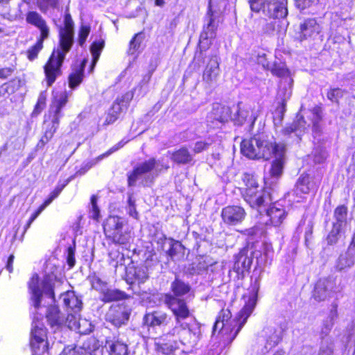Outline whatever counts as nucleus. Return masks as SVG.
<instances>
[{"mask_svg":"<svg viewBox=\"0 0 355 355\" xmlns=\"http://www.w3.org/2000/svg\"><path fill=\"white\" fill-rule=\"evenodd\" d=\"M46 94L45 92H42L37 99V103L35 107L34 112L37 113L41 112L46 105Z\"/></svg>","mask_w":355,"mask_h":355,"instance_id":"obj_52","label":"nucleus"},{"mask_svg":"<svg viewBox=\"0 0 355 355\" xmlns=\"http://www.w3.org/2000/svg\"><path fill=\"white\" fill-rule=\"evenodd\" d=\"M37 6L42 13H46L49 9L58 7L59 0H36Z\"/></svg>","mask_w":355,"mask_h":355,"instance_id":"obj_43","label":"nucleus"},{"mask_svg":"<svg viewBox=\"0 0 355 355\" xmlns=\"http://www.w3.org/2000/svg\"><path fill=\"white\" fill-rule=\"evenodd\" d=\"M45 40H42V38L39 37L37 42L35 45L30 47L27 51L26 55L27 58L30 61H33L35 59L37 58L39 52L43 48V42Z\"/></svg>","mask_w":355,"mask_h":355,"instance_id":"obj_45","label":"nucleus"},{"mask_svg":"<svg viewBox=\"0 0 355 355\" xmlns=\"http://www.w3.org/2000/svg\"><path fill=\"white\" fill-rule=\"evenodd\" d=\"M207 24L204 26L203 31L200 35V41L213 39L216 37V30L218 26V20L209 10L206 17Z\"/></svg>","mask_w":355,"mask_h":355,"instance_id":"obj_23","label":"nucleus"},{"mask_svg":"<svg viewBox=\"0 0 355 355\" xmlns=\"http://www.w3.org/2000/svg\"><path fill=\"white\" fill-rule=\"evenodd\" d=\"M208 118L209 120H213L211 121L213 123L215 121L216 125L225 123L231 119L230 110L228 107L215 104Z\"/></svg>","mask_w":355,"mask_h":355,"instance_id":"obj_24","label":"nucleus"},{"mask_svg":"<svg viewBox=\"0 0 355 355\" xmlns=\"http://www.w3.org/2000/svg\"><path fill=\"white\" fill-rule=\"evenodd\" d=\"M62 284L53 274L46 275L40 282L37 274H34L28 282L32 305L35 309L41 306L43 296L49 297L53 302L55 301V291Z\"/></svg>","mask_w":355,"mask_h":355,"instance_id":"obj_3","label":"nucleus"},{"mask_svg":"<svg viewBox=\"0 0 355 355\" xmlns=\"http://www.w3.org/2000/svg\"><path fill=\"white\" fill-rule=\"evenodd\" d=\"M249 118L250 121L254 122L257 116L253 114L252 110L250 105H243L239 103L237 106L236 114L233 120L239 124H243L247 119Z\"/></svg>","mask_w":355,"mask_h":355,"instance_id":"obj_26","label":"nucleus"},{"mask_svg":"<svg viewBox=\"0 0 355 355\" xmlns=\"http://www.w3.org/2000/svg\"><path fill=\"white\" fill-rule=\"evenodd\" d=\"M280 17H270L269 20L262 21V31L265 34H273L276 28L279 26L280 21L277 19Z\"/></svg>","mask_w":355,"mask_h":355,"instance_id":"obj_41","label":"nucleus"},{"mask_svg":"<svg viewBox=\"0 0 355 355\" xmlns=\"http://www.w3.org/2000/svg\"><path fill=\"white\" fill-rule=\"evenodd\" d=\"M60 355H91L90 352L84 348L66 347Z\"/></svg>","mask_w":355,"mask_h":355,"instance_id":"obj_48","label":"nucleus"},{"mask_svg":"<svg viewBox=\"0 0 355 355\" xmlns=\"http://www.w3.org/2000/svg\"><path fill=\"white\" fill-rule=\"evenodd\" d=\"M281 334L282 332L280 331H274L267 339L266 347L269 348L275 347L282 340Z\"/></svg>","mask_w":355,"mask_h":355,"instance_id":"obj_50","label":"nucleus"},{"mask_svg":"<svg viewBox=\"0 0 355 355\" xmlns=\"http://www.w3.org/2000/svg\"><path fill=\"white\" fill-rule=\"evenodd\" d=\"M318 187V184L310 181V177L307 174H302L298 179L296 184L295 192L297 194L308 193L311 190H315Z\"/></svg>","mask_w":355,"mask_h":355,"instance_id":"obj_28","label":"nucleus"},{"mask_svg":"<svg viewBox=\"0 0 355 355\" xmlns=\"http://www.w3.org/2000/svg\"><path fill=\"white\" fill-rule=\"evenodd\" d=\"M167 318L165 313L155 311L146 313L144 318V323L147 326L155 327L163 324Z\"/></svg>","mask_w":355,"mask_h":355,"instance_id":"obj_31","label":"nucleus"},{"mask_svg":"<svg viewBox=\"0 0 355 355\" xmlns=\"http://www.w3.org/2000/svg\"><path fill=\"white\" fill-rule=\"evenodd\" d=\"M168 166L164 165L162 161L156 160L155 158H150L139 164H137L130 172L128 177L129 186H135L137 181L141 178L148 177L150 180L154 179L164 169H167Z\"/></svg>","mask_w":355,"mask_h":355,"instance_id":"obj_9","label":"nucleus"},{"mask_svg":"<svg viewBox=\"0 0 355 355\" xmlns=\"http://www.w3.org/2000/svg\"><path fill=\"white\" fill-rule=\"evenodd\" d=\"M90 32V27L88 26H82L79 31L78 42L80 45H83Z\"/></svg>","mask_w":355,"mask_h":355,"instance_id":"obj_53","label":"nucleus"},{"mask_svg":"<svg viewBox=\"0 0 355 355\" xmlns=\"http://www.w3.org/2000/svg\"><path fill=\"white\" fill-rule=\"evenodd\" d=\"M209 146V144L207 142L199 141L195 143L194 146L193 148V152L194 153H200L202 151L206 150L208 146Z\"/></svg>","mask_w":355,"mask_h":355,"instance_id":"obj_56","label":"nucleus"},{"mask_svg":"<svg viewBox=\"0 0 355 355\" xmlns=\"http://www.w3.org/2000/svg\"><path fill=\"white\" fill-rule=\"evenodd\" d=\"M53 200V199L51 198V196H49V198L45 200L44 202L38 208L43 211L44 209L52 202Z\"/></svg>","mask_w":355,"mask_h":355,"instance_id":"obj_64","label":"nucleus"},{"mask_svg":"<svg viewBox=\"0 0 355 355\" xmlns=\"http://www.w3.org/2000/svg\"><path fill=\"white\" fill-rule=\"evenodd\" d=\"M332 354V349L330 346H324L322 345L318 355H331Z\"/></svg>","mask_w":355,"mask_h":355,"instance_id":"obj_61","label":"nucleus"},{"mask_svg":"<svg viewBox=\"0 0 355 355\" xmlns=\"http://www.w3.org/2000/svg\"><path fill=\"white\" fill-rule=\"evenodd\" d=\"M250 8L252 11L262 12L269 17H285L287 14V8L284 0L277 1L275 0H248Z\"/></svg>","mask_w":355,"mask_h":355,"instance_id":"obj_10","label":"nucleus"},{"mask_svg":"<svg viewBox=\"0 0 355 355\" xmlns=\"http://www.w3.org/2000/svg\"><path fill=\"white\" fill-rule=\"evenodd\" d=\"M347 250H349V254L355 255V233L353 235L352 242L349 244Z\"/></svg>","mask_w":355,"mask_h":355,"instance_id":"obj_63","label":"nucleus"},{"mask_svg":"<svg viewBox=\"0 0 355 355\" xmlns=\"http://www.w3.org/2000/svg\"><path fill=\"white\" fill-rule=\"evenodd\" d=\"M355 262V255L349 254V250L345 254H341L336 263V268L341 271L347 268L352 267Z\"/></svg>","mask_w":355,"mask_h":355,"instance_id":"obj_37","label":"nucleus"},{"mask_svg":"<svg viewBox=\"0 0 355 355\" xmlns=\"http://www.w3.org/2000/svg\"><path fill=\"white\" fill-rule=\"evenodd\" d=\"M171 159L178 164H187L193 161V155L187 148L182 147L172 153L168 152Z\"/></svg>","mask_w":355,"mask_h":355,"instance_id":"obj_27","label":"nucleus"},{"mask_svg":"<svg viewBox=\"0 0 355 355\" xmlns=\"http://www.w3.org/2000/svg\"><path fill=\"white\" fill-rule=\"evenodd\" d=\"M106 238L113 243L126 245L131 239V232L127 226V220L118 216H108L103 224Z\"/></svg>","mask_w":355,"mask_h":355,"instance_id":"obj_7","label":"nucleus"},{"mask_svg":"<svg viewBox=\"0 0 355 355\" xmlns=\"http://www.w3.org/2000/svg\"><path fill=\"white\" fill-rule=\"evenodd\" d=\"M65 307L68 311L79 313L82 309V301L76 295L73 291H68L60 295Z\"/></svg>","mask_w":355,"mask_h":355,"instance_id":"obj_25","label":"nucleus"},{"mask_svg":"<svg viewBox=\"0 0 355 355\" xmlns=\"http://www.w3.org/2000/svg\"><path fill=\"white\" fill-rule=\"evenodd\" d=\"M171 288L173 293V295L176 297L186 295L191 290V287L188 284H186L185 282L178 279H175L172 282Z\"/></svg>","mask_w":355,"mask_h":355,"instance_id":"obj_34","label":"nucleus"},{"mask_svg":"<svg viewBox=\"0 0 355 355\" xmlns=\"http://www.w3.org/2000/svg\"><path fill=\"white\" fill-rule=\"evenodd\" d=\"M91 284L94 289L102 293L107 286V283L97 276H93L91 279Z\"/></svg>","mask_w":355,"mask_h":355,"instance_id":"obj_49","label":"nucleus"},{"mask_svg":"<svg viewBox=\"0 0 355 355\" xmlns=\"http://www.w3.org/2000/svg\"><path fill=\"white\" fill-rule=\"evenodd\" d=\"M107 320L114 326L119 327L128 320V314L121 309L110 310L107 314Z\"/></svg>","mask_w":355,"mask_h":355,"instance_id":"obj_32","label":"nucleus"},{"mask_svg":"<svg viewBox=\"0 0 355 355\" xmlns=\"http://www.w3.org/2000/svg\"><path fill=\"white\" fill-rule=\"evenodd\" d=\"M123 146V144H122V142H119L117 144H116L114 146H113L112 148H111L110 150H108L106 153L99 155L98 157L96 158V160H95V164L97 163L98 162L102 160L103 158L106 157H108L109 155H110L112 153H113L114 152L118 150L119 149H120L122 146Z\"/></svg>","mask_w":355,"mask_h":355,"instance_id":"obj_55","label":"nucleus"},{"mask_svg":"<svg viewBox=\"0 0 355 355\" xmlns=\"http://www.w3.org/2000/svg\"><path fill=\"white\" fill-rule=\"evenodd\" d=\"M262 209L266 211L270 224L275 227H279L287 216L284 207L278 202L272 203L270 205L269 208L264 207Z\"/></svg>","mask_w":355,"mask_h":355,"instance_id":"obj_21","label":"nucleus"},{"mask_svg":"<svg viewBox=\"0 0 355 355\" xmlns=\"http://www.w3.org/2000/svg\"><path fill=\"white\" fill-rule=\"evenodd\" d=\"M335 282L329 278L320 279L315 284L313 297L315 300L324 301L331 297V294L335 292Z\"/></svg>","mask_w":355,"mask_h":355,"instance_id":"obj_15","label":"nucleus"},{"mask_svg":"<svg viewBox=\"0 0 355 355\" xmlns=\"http://www.w3.org/2000/svg\"><path fill=\"white\" fill-rule=\"evenodd\" d=\"M65 323L71 330L78 331L80 334H88L92 331L91 324L85 319H81L78 313L68 312Z\"/></svg>","mask_w":355,"mask_h":355,"instance_id":"obj_18","label":"nucleus"},{"mask_svg":"<svg viewBox=\"0 0 355 355\" xmlns=\"http://www.w3.org/2000/svg\"><path fill=\"white\" fill-rule=\"evenodd\" d=\"M321 31L320 25L315 19H308L300 24L299 38L300 40L316 37Z\"/></svg>","mask_w":355,"mask_h":355,"instance_id":"obj_22","label":"nucleus"},{"mask_svg":"<svg viewBox=\"0 0 355 355\" xmlns=\"http://www.w3.org/2000/svg\"><path fill=\"white\" fill-rule=\"evenodd\" d=\"M74 24L69 13H66L64 19V27L59 31V44L62 47L71 49L73 43Z\"/></svg>","mask_w":355,"mask_h":355,"instance_id":"obj_13","label":"nucleus"},{"mask_svg":"<svg viewBox=\"0 0 355 355\" xmlns=\"http://www.w3.org/2000/svg\"><path fill=\"white\" fill-rule=\"evenodd\" d=\"M275 141L265 139L263 136H254L249 139H243L241 144V153L250 159L272 158Z\"/></svg>","mask_w":355,"mask_h":355,"instance_id":"obj_6","label":"nucleus"},{"mask_svg":"<svg viewBox=\"0 0 355 355\" xmlns=\"http://www.w3.org/2000/svg\"><path fill=\"white\" fill-rule=\"evenodd\" d=\"M135 275H136L137 278L141 282H144L148 277V276L144 269H138L135 272Z\"/></svg>","mask_w":355,"mask_h":355,"instance_id":"obj_59","label":"nucleus"},{"mask_svg":"<svg viewBox=\"0 0 355 355\" xmlns=\"http://www.w3.org/2000/svg\"><path fill=\"white\" fill-rule=\"evenodd\" d=\"M132 97L133 94L132 92H127L122 96L117 98L108 111L105 119V123L111 124L115 122L121 113L127 109Z\"/></svg>","mask_w":355,"mask_h":355,"instance_id":"obj_12","label":"nucleus"},{"mask_svg":"<svg viewBox=\"0 0 355 355\" xmlns=\"http://www.w3.org/2000/svg\"><path fill=\"white\" fill-rule=\"evenodd\" d=\"M12 69L10 67L3 68L0 69V78L6 79L11 76Z\"/></svg>","mask_w":355,"mask_h":355,"instance_id":"obj_60","label":"nucleus"},{"mask_svg":"<svg viewBox=\"0 0 355 355\" xmlns=\"http://www.w3.org/2000/svg\"><path fill=\"white\" fill-rule=\"evenodd\" d=\"M169 249L166 251L167 255L172 261L180 260L183 258L184 248L182 243L173 239H168Z\"/></svg>","mask_w":355,"mask_h":355,"instance_id":"obj_30","label":"nucleus"},{"mask_svg":"<svg viewBox=\"0 0 355 355\" xmlns=\"http://www.w3.org/2000/svg\"><path fill=\"white\" fill-rule=\"evenodd\" d=\"M67 98L68 96L66 92H62L54 97V100L50 106L49 114L46 116L44 120L46 130L43 137L38 143V146H44L53 137L58 128L60 119L62 116L61 110L65 106Z\"/></svg>","mask_w":355,"mask_h":355,"instance_id":"obj_5","label":"nucleus"},{"mask_svg":"<svg viewBox=\"0 0 355 355\" xmlns=\"http://www.w3.org/2000/svg\"><path fill=\"white\" fill-rule=\"evenodd\" d=\"M141 33L135 34L133 38L130 42L129 49L128 51V54L135 55L139 51L141 43L142 42Z\"/></svg>","mask_w":355,"mask_h":355,"instance_id":"obj_46","label":"nucleus"},{"mask_svg":"<svg viewBox=\"0 0 355 355\" xmlns=\"http://www.w3.org/2000/svg\"><path fill=\"white\" fill-rule=\"evenodd\" d=\"M252 252L248 248H244L234 257V263L233 270L237 275L243 274L245 271L248 270L252 263Z\"/></svg>","mask_w":355,"mask_h":355,"instance_id":"obj_16","label":"nucleus"},{"mask_svg":"<svg viewBox=\"0 0 355 355\" xmlns=\"http://www.w3.org/2000/svg\"><path fill=\"white\" fill-rule=\"evenodd\" d=\"M102 300L105 302L117 301L125 298V294L119 290L110 289L107 287L102 293Z\"/></svg>","mask_w":355,"mask_h":355,"instance_id":"obj_36","label":"nucleus"},{"mask_svg":"<svg viewBox=\"0 0 355 355\" xmlns=\"http://www.w3.org/2000/svg\"><path fill=\"white\" fill-rule=\"evenodd\" d=\"M343 92L340 88H334L327 93V98L331 101H337L339 98L343 96Z\"/></svg>","mask_w":355,"mask_h":355,"instance_id":"obj_54","label":"nucleus"},{"mask_svg":"<svg viewBox=\"0 0 355 355\" xmlns=\"http://www.w3.org/2000/svg\"><path fill=\"white\" fill-rule=\"evenodd\" d=\"M344 232L345 228L339 227L338 225H333L332 229L327 237L328 244H336L340 237L341 234Z\"/></svg>","mask_w":355,"mask_h":355,"instance_id":"obj_42","label":"nucleus"},{"mask_svg":"<svg viewBox=\"0 0 355 355\" xmlns=\"http://www.w3.org/2000/svg\"><path fill=\"white\" fill-rule=\"evenodd\" d=\"M316 120L313 122V130L315 132H320L321 131V127L319 124V121L320 120V116L318 114L315 116Z\"/></svg>","mask_w":355,"mask_h":355,"instance_id":"obj_62","label":"nucleus"},{"mask_svg":"<svg viewBox=\"0 0 355 355\" xmlns=\"http://www.w3.org/2000/svg\"><path fill=\"white\" fill-rule=\"evenodd\" d=\"M91 205L90 217L94 220H98L100 218V209L97 206V198L94 195L91 198Z\"/></svg>","mask_w":355,"mask_h":355,"instance_id":"obj_51","label":"nucleus"},{"mask_svg":"<svg viewBox=\"0 0 355 355\" xmlns=\"http://www.w3.org/2000/svg\"><path fill=\"white\" fill-rule=\"evenodd\" d=\"M75 263L76 259L74 250L71 248H69L68 249L67 263L70 268H72L74 266Z\"/></svg>","mask_w":355,"mask_h":355,"instance_id":"obj_58","label":"nucleus"},{"mask_svg":"<svg viewBox=\"0 0 355 355\" xmlns=\"http://www.w3.org/2000/svg\"><path fill=\"white\" fill-rule=\"evenodd\" d=\"M259 287V281L256 279L252 287V293L236 318L231 319V313L228 309H223L220 312L213 327V334L215 335L218 330V334L223 339L224 345L230 344L233 341L252 313L257 304Z\"/></svg>","mask_w":355,"mask_h":355,"instance_id":"obj_1","label":"nucleus"},{"mask_svg":"<svg viewBox=\"0 0 355 355\" xmlns=\"http://www.w3.org/2000/svg\"><path fill=\"white\" fill-rule=\"evenodd\" d=\"M314 0H295L296 6L300 10H304L311 6Z\"/></svg>","mask_w":355,"mask_h":355,"instance_id":"obj_57","label":"nucleus"},{"mask_svg":"<svg viewBox=\"0 0 355 355\" xmlns=\"http://www.w3.org/2000/svg\"><path fill=\"white\" fill-rule=\"evenodd\" d=\"M220 75L219 62L216 56L212 57L206 66L203 75L202 80L209 86H213L218 80Z\"/></svg>","mask_w":355,"mask_h":355,"instance_id":"obj_20","label":"nucleus"},{"mask_svg":"<svg viewBox=\"0 0 355 355\" xmlns=\"http://www.w3.org/2000/svg\"><path fill=\"white\" fill-rule=\"evenodd\" d=\"M46 318L51 325H60L64 322V319L56 306H52L48 309Z\"/></svg>","mask_w":355,"mask_h":355,"instance_id":"obj_39","label":"nucleus"},{"mask_svg":"<svg viewBox=\"0 0 355 355\" xmlns=\"http://www.w3.org/2000/svg\"><path fill=\"white\" fill-rule=\"evenodd\" d=\"M337 318V310L336 306H334V309H331L329 316L327 319L323 322L322 328H321V334L327 336L329 334L330 331L331 330L334 321Z\"/></svg>","mask_w":355,"mask_h":355,"instance_id":"obj_38","label":"nucleus"},{"mask_svg":"<svg viewBox=\"0 0 355 355\" xmlns=\"http://www.w3.org/2000/svg\"><path fill=\"white\" fill-rule=\"evenodd\" d=\"M274 148L272 157H275V159L272 162L270 174L273 178H279L282 174L285 163V146L277 144Z\"/></svg>","mask_w":355,"mask_h":355,"instance_id":"obj_14","label":"nucleus"},{"mask_svg":"<svg viewBox=\"0 0 355 355\" xmlns=\"http://www.w3.org/2000/svg\"><path fill=\"white\" fill-rule=\"evenodd\" d=\"M39 320L37 316L34 317L32 324L31 345L33 355H48L46 329Z\"/></svg>","mask_w":355,"mask_h":355,"instance_id":"obj_11","label":"nucleus"},{"mask_svg":"<svg viewBox=\"0 0 355 355\" xmlns=\"http://www.w3.org/2000/svg\"><path fill=\"white\" fill-rule=\"evenodd\" d=\"M26 21L28 24L37 28L40 31V37L46 40L50 34V28L46 20L37 11H29L26 13Z\"/></svg>","mask_w":355,"mask_h":355,"instance_id":"obj_17","label":"nucleus"},{"mask_svg":"<svg viewBox=\"0 0 355 355\" xmlns=\"http://www.w3.org/2000/svg\"><path fill=\"white\" fill-rule=\"evenodd\" d=\"M347 207L345 205H340L336 208L334 214L335 221L333 225H338L339 227L345 228L347 225Z\"/></svg>","mask_w":355,"mask_h":355,"instance_id":"obj_35","label":"nucleus"},{"mask_svg":"<svg viewBox=\"0 0 355 355\" xmlns=\"http://www.w3.org/2000/svg\"><path fill=\"white\" fill-rule=\"evenodd\" d=\"M245 216V211L244 209L239 206H227L223 209L221 213L223 221L232 225L242 222Z\"/></svg>","mask_w":355,"mask_h":355,"instance_id":"obj_19","label":"nucleus"},{"mask_svg":"<svg viewBox=\"0 0 355 355\" xmlns=\"http://www.w3.org/2000/svg\"><path fill=\"white\" fill-rule=\"evenodd\" d=\"M305 123L303 118L298 119L297 121H294L290 125L286 127L283 130V133L285 135H290L292 133H294L298 139H300V136L301 135V132L302 130L305 129Z\"/></svg>","mask_w":355,"mask_h":355,"instance_id":"obj_33","label":"nucleus"},{"mask_svg":"<svg viewBox=\"0 0 355 355\" xmlns=\"http://www.w3.org/2000/svg\"><path fill=\"white\" fill-rule=\"evenodd\" d=\"M259 62L262 64L264 69L270 71L271 73L275 76L281 78L289 76L290 72L284 63L274 62L273 64H270L267 61L262 62L261 59Z\"/></svg>","mask_w":355,"mask_h":355,"instance_id":"obj_29","label":"nucleus"},{"mask_svg":"<svg viewBox=\"0 0 355 355\" xmlns=\"http://www.w3.org/2000/svg\"><path fill=\"white\" fill-rule=\"evenodd\" d=\"M110 348L112 355H127L128 354L127 345L119 341L112 343Z\"/></svg>","mask_w":355,"mask_h":355,"instance_id":"obj_47","label":"nucleus"},{"mask_svg":"<svg viewBox=\"0 0 355 355\" xmlns=\"http://www.w3.org/2000/svg\"><path fill=\"white\" fill-rule=\"evenodd\" d=\"M245 188L242 191V196L245 201L253 209L261 212L263 208L271 202L270 194L259 184L255 177L249 173L243 176Z\"/></svg>","mask_w":355,"mask_h":355,"instance_id":"obj_4","label":"nucleus"},{"mask_svg":"<svg viewBox=\"0 0 355 355\" xmlns=\"http://www.w3.org/2000/svg\"><path fill=\"white\" fill-rule=\"evenodd\" d=\"M71 49L62 47L58 45L54 49L48 61L44 66V72L45 75V80L48 87H51L60 77L62 72V66L65 59L67 53Z\"/></svg>","mask_w":355,"mask_h":355,"instance_id":"obj_8","label":"nucleus"},{"mask_svg":"<svg viewBox=\"0 0 355 355\" xmlns=\"http://www.w3.org/2000/svg\"><path fill=\"white\" fill-rule=\"evenodd\" d=\"M104 46L103 41L94 42L91 46V53L92 55V69L95 66L98 62L101 51Z\"/></svg>","mask_w":355,"mask_h":355,"instance_id":"obj_44","label":"nucleus"},{"mask_svg":"<svg viewBox=\"0 0 355 355\" xmlns=\"http://www.w3.org/2000/svg\"><path fill=\"white\" fill-rule=\"evenodd\" d=\"M84 63L81 67L72 72L69 76V85L72 89L75 88L80 84L83 78Z\"/></svg>","mask_w":355,"mask_h":355,"instance_id":"obj_40","label":"nucleus"},{"mask_svg":"<svg viewBox=\"0 0 355 355\" xmlns=\"http://www.w3.org/2000/svg\"><path fill=\"white\" fill-rule=\"evenodd\" d=\"M164 301L175 319V325L170 334L178 336L184 345H194L197 341L198 336L191 330L188 322L191 313L186 302L171 294H166Z\"/></svg>","mask_w":355,"mask_h":355,"instance_id":"obj_2","label":"nucleus"}]
</instances>
